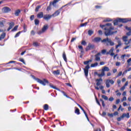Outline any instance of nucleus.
I'll return each instance as SVG.
<instances>
[{
    "label": "nucleus",
    "instance_id": "f257e3e1",
    "mask_svg": "<svg viewBox=\"0 0 131 131\" xmlns=\"http://www.w3.org/2000/svg\"><path fill=\"white\" fill-rule=\"evenodd\" d=\"M101 28L105 30L104 34L106 36H109L116 33L117 31L112 32L111 30H114V27L112 26V24L107 23L105 25H100Z\"/></svg>",
    "mask_w": 131,
    "mask_h": 131
},
{
    "label": "nucleus",
    "instance_id": "f03ea898",
    "mask_svg": "<svg viewBox=\"0 0 131 131\" xmlns=\"http://www.w3.org/2000/svg\"><path fill=\"white\" fill-rule=\"evenodd\" d=\"M34 79L37 81L39 83L42 84V85H46L47 83H49V81L47 80V79H43V80H41L38 78H35V77H33Z\"/></svg>",
    "mask_w": 131,
    "mask_h": 131
},
{
    "label": "nucleus",
    "instance_id": "7ed1b4c3",
    "mask_svg": "<svg viewBox=\"0 0 131 131\" xmlns=\"http://www.w3.org/2000/svg\"><path fill=\"white\" fill-rule=\"evenodd\" d=\"M99 41H101V42L106 43V42H108L110 43V46H114V42L111 40V39H109V38L107 37L106 39H104L102 40V38H99Z\"/></svg>",
    "mask_w": 131,
    "mask_h": 131
},
{
    "label": "nucleus",
    "instance_id": "20e7f679",
    "mask_svg": "<svg viewBox=\"0 0 131 131\" xmlns=\"http://www.w3.org/2000/svg\"><path fill=\"white\" fill-rule=\"evenodd\" d=\"M90 69V65H87L84 69V72L86 77L89 75V69Z\"/></svg>",
    "mask_w": 131,
    "mask_h": 131
},
{
    "label": "nucleus",
    "instance_id": "39448f33",
    "mask_svg": "<svg viewBox=\"0 0 131 131\" xmlns=\"http://www.w3.org/2000/svg\"><path fill=\"white\" fill-rule=\"evenodd\" d=\"M48 28V25H45L43 28L42 29V30L38 32V34H41V33H43L44 32H46Z\"/></svg>",
    "mask_w": 131,
    "mask_h": 131
},
{
    "label": "nucleus",
    "instance_id": "423d86ee",
    "mask_svg": "<svg viewBox=\"0 0 131 131\" xmlns=\"http://www.w3.org/2000/svg\"><path fill=\"white\" fill-rule=\"evenodd\" d=\"M2 12L3 13H9V12H11V9L8 7H5L2 9Z\"/></svg>",
    "mask_w": 131,
    "mask_h": 131
},
{
    "label": "nucleus",
    "instance_id": "0eeeda50",
    "mask_svg": "<svg viewBox=\"0 0 131 131\" xmlns=\"http://www.w3.org/2000/svg\"><path fill=\"white\" fill-rule=\"evenodd\" d=\"M93 49H95V45H91V43H89L88 46V47L86 48V51L88 52V51L90 50H93Z\"/></svg>",
    "mask_w": 131,
    "mask_h": 131
},
{
    "label": "nucleus",
    "instance_id": "6e6552de",
    "mask_svg": "<svg viewBox=\"0 0 131 131\" xmlns=\"http://www.w3.org/2000/svg\"><path fill=\"white\" fill-rule=\"evenodd\" d=\"M128 21H130V20H128L127 18H119V21L122 23H127Z\"/></svg>",
    "mask_w": 131,
    "mask_h": 131
},
{
    "label": "nucleus",
    "instance_id": "1a4fd4ad",
    "mask_svg": "<svg viewBox=\"0 0 131 131\" xmlns=\"http://www.w3.org/2000/svg\"><path fill=\"white\" fill-rule=\"evenodd\" d=\"M78 106H79V107L80 108V109L83 111V112L84 114V115H85L88 120H89V117H88V114H86V112H85V111H84V110H83V108H82V107H81V106H80V105L78 104Z\"/></svg>",
    "mask_w": 131,
    "mask_h": 131
},
{
    "label": "nucleus",
    "instance_id": "9d476101",
    "mask_svg": "<svg viewBox=\"0 0 131 131\" xmlns=\"http://www.w3.org/2000/svg\"><path fill=\"white\" fill-rule=\"evenodd\" d=\"M54 75H60V70H57L56 71H53L52 72Z\"/></svg>",
    "mask_w": 131,
    "mask_h": 131
},
{
    "label": "nucleus",
    "instance_id": "9b49d317",
    "mask_svg": "<svg viewBox=\"0 0 131 131\" xmlns=\"http://www.w3.org/2000/svg\"><path fill=\"white\" fill-rule=\"evenodd\" d=\"M15 25V24H14V23H10L9 24V27L8 29V31H9L10 30H11V29H12V28H13V27Z\"/></svg>",
    "mask_w": 131,
    "mask_h": 131
},
{
    "label": "nucleus",
    "instance_id": "f8f14e48",
    "mask_svg": "<svg viewBox=\"0 0 131 131\" xmlns=\"http://www.w3.org/2000/svg\"><path fill=\"white\" fill-rule=\"evenodd\" d=\"M97 83L94 85L96 90H99V79H96Z\"/></svg>",
    "mask_w": 131,
    "mask_h": 131
},
{
    "label": "nucleus",
    "instance_id": "ddd939ff",
    "mask_svg": "<svg viewBox=\"0 0 131 131\" xmlns=\"http://www.w3.org/2000/svg\"><path fill=\"white\" fill-rule=\"evenodd\" d=\"M50 18H52V15H45L43 17V18L45 20H50Z\"/></svg>",
    "mask_w": 131,
    "mask_h": 131
},
{
    "label": "nucleus",
    "instance_id": "4468645a",
    "mask_svg": "<svg viewBox=\"0 0 131 131\" xmlns=\"http://www.w3.org/2000/svg\"><path fill=\"white\" fill-rule=\"evenodd\" d=\"M102 71H104L105 72V71H106L108 72V71H110V69L108 68V67H103V68L102 69Z\"/></svg>",
    "mask_w": 131,
    "mask_h": 131
},
{
    "label": "nucleus",
    "instance_id": "2eb2a0df",
    "mask_svg": "<svg viewBox=\"0 0 131 131\" xmlns=\"http://www.w3.org/2000/svg\"><path fill=\"white\" fill-rule=\"evenodd\" d=\"M37 18H42L43 17V13L42 12H39L37 15Z\"/></svg>",
    "mask_w": 131,
    "mask_h": 131
},
{
    "label": "nucleus",
    "instance_id": "dca6fc26",
    "mask_svg": "<svg viewBox=\"0 0 131 131\" xmlns=\"http://www.w3.org/2000/svg\"><path fill=\"white\" fill-rule=\"evenodd\" d=\"M59 14H60V11L57 10L53 14L52 16H53L54 17H56L57 16H58L59 15Z\"/></svg>",
    "mask_w": 131,
    "mask_h": 131
},
{
    "label": "nucleus",
    "instance_id": "f3484780",
    "mask_svg": "<svg viewBox=\"0 0 131 131\" xmlns=\"http://www.w3.org/2000/svg\"><path fill=\"white\" fill-rule=\"evenodd\" d=\"M122 39H123V41H124V42H127L126 41L128 40V38L127 36H123Z\"/></svg>",
    "mask_w": 131,
    "mask_h": 131
},
{
    "label": "nucleus",
    "instance_id": "a211bd4d",
    "mask_svg": "<svg viewBox=\"0 0 131 131\" xmlns=\"http://www.w3.org/2000/svg\"><path fill=\"white\" fill-rule=\"evenodd\" d=\"M92 62H93V60L90 59L88 61H84V65H86V66H88V65H89V63H91Z\"/></svg>",
    "mask_w": 131,
    "mask_h": 131
},
{
    "label": "nucleus",
    "instance_id": "6ab92c4d",
    "mask_svg": "<svg viewBox=\"0 0 131 131\" xmlns=\"http://www.w3.org/2000/svg\"><path fill=\"white\" fill-rule=\"evenodd\" d=\"M123 116H124V117H126V118H129L130 116H129V113H127L126 114H123Z\"/></svg>",
    "mask_w": 131,
    "mask_h": 131
},
{
    "label": "nucleus",
    "instance_id": "aec40b11",
    "mask_svg": "<svg viewBox=\"0 0 131 131\" xmlns=\"http://www.w3.org/2000/svg\"><path fill=\"white\" fill-rule=\"evenodd\" d=\"M62 58L66 62H67V57H66V54H65V52H63L62 54Z\"/></svg>",
    "mask_w": 131,
    "mask_h": 131
},
{
    "label": "nucleus",
    "instance_id": "412c9836",
    "mask_svg": "<svg viewBox=\"0 0 131 131\" xmlns=\"http://www.w3.org/2000/svg\"><path fill=\"white\" fill-rule=\"evenodd\" d=\"M114 51V48H112L110 49L109 52H106V55H109L110 54H112L113 53V51Z\"/></svg>",
    "mask_w": 131,
    "mask_h": 131
},
{
    "label": "nucleus",
    "instance_id": "4be33fe9",
    "mask_svg": "<svg viewBox=\"0 0 131 131\" xmlns=\"http://www.w3.org/2000/svg\"><path fill=\"white\" fill-rule=\"evenodd\" d=\"M118 45H116V49H118V48H119V47H120L122 44L121 43V41L119 40L118 41Z\"/></svg>",
    "mask_w": 131,
    "mask_h": 131
},
{
    "label": "nucleus",
    "instance_id": "5701e85b",
    "mask_svg": "<svg viewBox=\"0 0 131 131\" xmlns=\"http://www.w3.org/2000/svg\"><path fill=\"white\" fill-rule=\"evenodd\" d=\"M20 10L18 9V10H17L16 11H15L14 14L16 16H19V14H20Z\"/></svg>",
    "mask_w": 131,
    "mask_h": 131
},
{
    "label": "nucleus",
    "instance_id": "b1692460",
    "mask_svg": "<svg viewBox=\"0 0 131 131\" xmlns=\"http://www.w3.org/2000/svg\"><path fill=\"white\" fill-rule=\"evenodd\" d=\"M118 22H119V18L115 20L114 21V25H118Z\"/></svg>",
    "mask_w": 131,
    "mask_h": 131
},
{
    "label": "nucleus",
    "instance_id": "393cba45",
    "mask_svg": "<svg viewBox=\"0 0 131 131\" xmlns=\"http://www.w3.org/2000/svg\"><path fill=\"white\" fill-rule=\"evenodd\" d=\"M124 118V116L122 115L121 117L117 118V120L118 121H121V120L123 119Z\"/></svg>",
    "mask_w": 131,
    "mask_h": 131
},
{
    "label": "nucleus",
    "instance_id": "a878e982",
    "mask_svg": "<svg viewBox=\"0 0 131 131\" xmlns=\"http://www.w3.org/2000/svg\"><path fill=\"white\" fill-rule=\"evenodd\" d=\"M92 41H93L94 42H99V37H96Z\"/></svg>",
    "mask_w": 131,
    "mask_h": 131
},
{
    "label": "nucleus",
    "instance_id": "bb28decb",
    "mask_svg": "<svg viewBox=\"0 0 131 131\" xmlns=\"http://www.w3.org/2000/svg\"><path fill=\"white\" fill-rule=\"evenodd\" d=\"M94 33V31H93V30H89L88 31V34L89 35H90V36H91V35H92V34H93Z\"/></svg>",
    "mask_w": 131,
    "mask_h": 131
},
{
    "label": "nucleus",
    "instance_id": "cd10ccee",
    "mask_svg": "<svg viewBox=\"0 0 131 131\" xmlns=\"http://www.w3.org/2000/svg\"><path fill=\"white\" fill-rule=\"evenodd\" d=\"M102 76H105V72L104 71H102L101 73L99 74V77H102Z\"/></svg>",
    "mask_w": 131,
    "mask_h": 131
},
{
    "label": "nucleus",
    "instance_id": "c85d7f7f",
    "mask_svg": "<svg viewBox=\"0 0 131 131\" xmlns=\"http://www.w3.org/2000/svg\"><path fill=\"white\" fill-rule=\"evenodd\" d=\"M58 2H59V0H54L53 2V6L54 7H56V4H57V3H58Z\"/></svg>",
    "mask_w": 131,
    "mask_h": 131
},
{
    "label": "nucleus",
    "instance_id": "c756f323",
    "mask_svg": "<svg viewBox=\"0 0 131 131\" xmlns=\"http://www.w3.org/2000/svg\"><path fill=\"white\" fill-rule=\"evenodd\" d=\"M102 99H104V100H105V101L108 100V97L106 95H102Z\"/></svg>",
    "mask_w": 131,
    "mask_h": 131
},
{
    "label": "nucleus",
    "instance_id": "7c9ffc66",
    "mask_svg": "<svg viewBox=\"0 0 131 131\" xmlns=\"http://www.w3.org/2000/svg\"><path fill=\"white\" fill-rule=\"evenodd\" d=\"M98 65V62H95L94 63H92L91 65V67H96Z\"/></svg>",
    "mask_w": 131,
    "mask_h": 131
},
{
    "label": "nucleus",
    "instance_id": "2f4dec72",
    "mask_svg": "<svg viewBox=\"0 0 131 131\" xmlns=\"http://www.w3.org/2000/svg\"><path fill=\"white\" fill-rule=\"evenodd\" d=\"M106 80L109 83H111V84H113L114 83V81H113V80L107 79Z\"/></svg>",
    "mask_w": 131,
    "mask_h": 131
},
{
    "label": "nucleus",
    "instance_id": "473e14b6",
    "mask_svg": "<svg viewBox=\"0 0 131 131\" xmlns=\"http://www.w3.org/2000/svg\"><path fill=\"white\" fill-rule=\"evenodd\" d=\"M130 62H131V58H129L127 60V63L128 64V66H130Z\"/></svg>",
    "mask_w": 131,
    "mask_h": 131
},
{
    "label": "nucleus",
    "instance_id": "72a5a7b5",
    "mask_svg": "<svg viewBox=\"0 0 131 131\" xmlns=\"http://www.w3.org/2000/svg\"><path fill=\"white\" fill-rule=\"evenodd\" d=\"M95 61H99V53L95 55Z\"/></svg>",
    "mask_w": 131,
    "mask_h": 131
},
{
    "label": "nucleus",
    "instance_id": "f704fd0d",
    "mask_svg": "<svg viewBox=\"0 0 131 131\" xmlns=\"http://www.w3.org/2000/svg\"><path fill=\"white\" fill-rule=\"evenodd\" d=\"M33 46L34 47H38V46H39V43H38L37 42H34Z\"/></svg>",
    "mask_w": 131,
    "mask_h": 131
},
{
    "label": "nucleus",
    "instance_id": "c9c22d12",
    "mask_svg": "<svg viewBox=\"0 0 131 131\" xmlns=\"http://www.w3.org/2000/svg\"><path fill=\"white\" fill-rule=\"evenodd\" d=\"M75 113H76V114H78V115H79L80 114V113L79 112V109L76 108L75 110Z\"/></svg>",
    "mask_w": 131,
    "mask_h": 131
},
{
    "label": "nucleus",
    "instance_id": "e433bc0d",
    "mask_svg": "<svg viewBox=\"0 0 131 131\" xmlns=\"http://www.w3.org/2000/svg\"><path fill=\"white\" fill-rule=\"evenodd\" d=\"M41 7V6H38L36 7V9H35V11L36 12H38V10H39V9H40V8Z\"/></svg>",
    "mask_w": 131,
    "mask_h": 131
},
{
    "label": "nucleus",
    "instance_id": "4c0bfd02",
    "mask_svg": "<svg viewBox=\"0 0 131 131\" xmlns=\"http://www.w3.org/2000/svg\"><path fill=\"white\" fill-rule=\"evenodd\" d=\"M35 25H38L39 24V20L38 19H35Z\"/></svg>",
    "mask_w": 131,
    "mask_h": 131
},
{
    "label": "nucleus",
    "instance_id": "58836bf2",
    "mask_svg": "<svg viewBox=\"0 0 131 131\" xmlns=\"http://www.w3.org/2000/svg\"><path fill=\"white\" fill-rule=\"evenodd\" d=\"M43 109H45V110H48L49 109V105L48 104H45L44 105Z\"/></svg>",
    "mask_w": 131,
    "mask_h": 131
},
{
    "label": "nucleus",
    "instance_id": "ea45409f",
    "mask_svg": "<svg viewBox=\"0 0 131 131\" xmlns=\"http://www.w3.org/2000/svg\"><path fill=\"white\" fill-rule=\"evenodd\" d=\"M105 84L106 88H110V84H109L107 80L105 82Z\"/></svg>",
    "mask_w": 131,
    "mask_h": 131
},
{
    "label": "nucleus",
    "instance_id": "a19ab883",
    "mask_svg": "<svg viewBox=\"0 0 131 131\" xmlns=\"http://www.w3.org/2000/svg\"><path fill=\"white\" fill-rule=\"evenodd\" d=\"M100 101H101V103H102V106H103V107H105V106H106V104H105V102H104L103 101V100H102V99H100Z\"/></svg>",
    "mask_w": 131,
    "mask_h": 131
},
{
    "label": "nucleus",
    "instance_id": "79ce46f5",
    "mask_svg": "<svg viewBox=\"0 0 131 131\" xmlns=\"http://www.w3.org/2000/svg\"><path fill=\"white\" fill-rule=\"evenodd\" d=\"M18 29V26H16L12 30V31H16Z\"/></svg>",
    "mask_w": 131,
    "mask_h": 131
},
{
    "label": "nucleus",
    "instance_id": "37998d69",
    "mask_svg": "<svg viewBox=\"0 0 131 131\" xmlns=\"http://www.w3.org/2000/svg\"><path fill=\"white\" fill-rule=\"evenodd\" d=\"M6 36V34L5 33H3L2 35H1V37H2V38L3 39H4V38H5V37Z\"/></svg>",
    "mask_w": 131,
    "mask_h": 131
},
{
    "label": "nucleus",
    "instance_id": "c03bdc74",
    "mask_svg": "<svg viewBox=\"0 0 131 131\" xmlns=\"http://www.w3.org/2000/svg\"><path fill=\"white\" fill-rule=\"evenodd\" d=\"M81 45H82L83 46H86V42H85V41L83 40L81 42Z\"/></svg>",
    "mask_w": 131,
    "mask_h": 131
},
{
    "label": "nucleus",
    "instance_id": "a18cd8bd",
    "mask_svg": "<svg viewBox=\"0 0 131 131\" xmlns=\"http://www.w3.org/2000/svg\"><path fill=\"white\" fill-rule=\"evenodd\" d=\"M121 75H122V72H120L116 77H119V76H121Z\"/></svg>",
    "mask_w": 131,
    "mask_h": 131
},
{
    "label": "nucleus",
    "instance_id": "49530a36",
    "mask_svg": "<svg viewBox=\"0 0 131 131\" xmlns=\"http://www.w3.org/2000/svg\"><path fill=\"white\" fill-rule=\"evenodd\" d=\"M51 88H52V89H54V90H58V88H57L56 86L52 85V84H50V85Z\"/></svg>",
    "mask_w": 131,
    "mask_h": 131
},
{
    "label": "nucleus",
    "instance_id": "de8ad7c7",
    "mask_svg": "<svg viewBox=\"0 0 131 131\" xmlns=\"http://www.w3.org/2000/svg\"><path fill=\"white\" fill-rule=\"evenodd\" d=\"M19 61L20 62H22L24 64H26L25 61H24V59L23 58H20Z\"/></svg>",
    "mask_w": 131,
    "mask_h": 131
},
{
    "label": "nucleus",
    "instance_id": "09e8293b",
    "mask_svg": "<svg viewBox=\"0 0 131 131\" xmlns=\"http://www.w3.org/2000/svg\"><path fill=\"white\" fill-rule=\"evenodd\" d=\"M88 23H85L84 24H82L80 25L81 27H83V26H85L86 25H87Z\"/></svg>",
    "mask_w": 131,
    "mask_h": 131
},
{
    "label": "nucleus",
    "instance_id": "8fccbe9b",
    "mask_svg": "<svg viewBox=\"0 0 131 131\" xmlns=\"http://www.w3.org/2000/svg\"><path fill=\"white\" fill-rule=\"evenodd\" d=\"M108 100H109L110 102H113V101H114V98H113V97H110V98L108 99Z\"/></svg>",
    "mask_w": 131,
    "mask_h": 131
},
{
    "label": "nucleus",
    "instance_id": "3c124183",
    "mask_svg": "<svg viewBox=\"0 0 131 131\" xmlns=\"http://www.w3.org/2000/svg\"><path fill=\"white\" fill-rule=\"evenodd\" d=\"M107 51L106 50L104 49L101 51V53L103 55L105 54V53H106Z\"/></svg>",
    "mask_w": 131,
    "mask_h": 131
},
{
    "label": "nucleus",
    "instance_id": "603ef678",
    "mask_svg": "<svg viewBox=\"0 0 131 131\" xmlns=\"http://www.w3.org/2000/svg\"><path fill=\"white\" fill-rule=\"evenodd\" d=\"M20 33H21V32H18L17 33H16L14 37H18V36L20 35Z\"/></svg>",
    "mask_w": 131,
    "mask_h": 131
},
{
    "label": "nucleus",
    "instance_id": "864d4df0",
    "mask_svg": "<svg viewBox=\"0 0 131 131\" xmlns=\"http://www.w3.org/2000/svg\"><path fill=\"white\" fill-rule=\"evenodd\" d=\"M108 116H110V117H113L114 116V115L113 114H108Z\"/></svg>",
    "mask_w": 131,
    "mask_h": 131
},
{
    "label": "nucleus",
    "instance_id": "5fc2aeb1",
    "mask_svg": "<svg viewBox=\"0 0 131 131\" xmlns=\"http://www.w3.org/2000/svg\"><path fill=\"white\" fill-rule=\"evenodd\" d=\"M126 35H128V36H130L131 35V31H129L128 32L126 33Z\"/></svg>",
    "mask_w": 131,
    "mask_h": 131
},
{
    "label": "nucleus",
    "instance_id": "6e6d98bb",
    "mask_svg": "<svg viewBox=\"0 0 131 131\" xmlns=\"http://www.w3.org/2000/svg\"><path fill=\"white\" fill-rule=\"evenodd\" d=\"M94 76H99V74L97 72H94Z\"/></svg>",
    "mask_w": 131,
    "mask_h": 131
},
{
    "label": "nucleus",
    "instance_id": "4d7b16f0",
    "mask_svg": "<svg viewBox=\"0 0 131 131\" xmlns=\"http://www.w3.org/2000/svg\"><path fill=\"white\" fill-rule=\"evenodd\" d=\"M121 101L122 102H123V101H126V97H123Z\"/></svg>",
    "mask_w": 131,
    "mask_h": 131
},
{
    "label": "nucleus",
    "instance_id": "13d9d810",
    "mask_svg": "<svg viewBox=\"0 0 131 131\" xmlns=\"http://www.w3.org/2000/svg\"><path fill=\"white\" fill-rule=\"evenodd\" d=\"M31 35H34V34H35L34 31H33V30L31 31Z\"/></svg>",
    "mask_w": 131,
    "mask_h": 131
},
{
    "label": "nucleus",
    "instance_id": "bf43d9fd",
    "mask_svg": "<svg viewBox=\"0 0 131 131\" xmlns=\"http://www.w3.org/2000/svg\"><path fill=\"white\" fill-rule=\"evenodd\" d=\"M116 66H120V62H117L116 63Z\"/></svg>",
    "mask_w": 131,
    "mask_h": 131
},
{
    "label": "nucleus",
    "instance_id": "052dcab7",
    "mask_svg": "<svg viewBox=\"0 0 131 131\" xmlns=\"http://www.w3.org/2000/svg\"><path fill=\"white\" fill-rule=\"evenodd\" d=\"M120 102V99H117L116 104H118Z\"/></svg>",
    "mask_w": 131,
    "mask_h": 131
},
{
    "label": "nucleus",
    "instance_id": "680f3d73",
    "mask_svg": "<svg viewBox=\"0 0 131 131\" xmlns=\"http://www.w3.org/2000/svg\"><path fill=\"white\" fill-rule=\"evenodd\" d=\"M125 89V86H123L121 89H120V90L121 91H124Z\"/></svg>",
    "mask_w": 131,
    "mask_h": 131
},
{
    "label": "nucleus",
    "instance_id": "e2e57ef3",
    "mask_svg": "<svg viewBox=\"0 0 131 131\" xmlns=\"http://www.w3.org/2000/svg\"><path fill=\"white\" fill-rule=\"evenodd\" d=\"M106 22H111V21H112V20L110 18H107L106 20Z\"/></svg>",
    "mask_w": 131,
    "mask_h": 131
},
{
    "label": "nucleus",
    "instance_id": "0e129e2a",
    "mask_svg": "<svg viewBox=\"0 0 131 131\" xmlns=\"http://www.w3.org/2000/svg\"><path fill=\"white\" fill-rule=\"evenodd\" d=\"M123 106H124V107H125V106H127V103H126V102H123Z\"/></svg>",
    "mask_w": 131,
    "mask_h": 131
},
{
    "label": "nucleus",
    "instance_id": "69168bd1",
    "mask_svg": "<svg viewBox=\"0 0 131 131\" xmlns=\"http://www.w3.org/2000/svg\"><path fill=\"white\" fill-rule=\"evenodd\" d=\"M33 19H34V15H31V17H30V19L31 20H33Z\"/></svg>",
    "mask_w": 131,
    "mask_h": 131
},
{
    "label": "nucleus",
    "instance_id": "338daca9",
    "mask_svg": "<svg viewBox=\"0 0 131 131\" xmlns=\"http://www.w3.org/2000/svg\"><path fill=\"white\" fill-rule=\"evenodd\" d=\"M51 6H48L47 8V11H50L51 10Z\"/></svg>",
    "mask_w": 131,
    "mask_h": 131
},
{
    "label": "nucleus",
    "instance_id": "774afa93",
    "mask_svg": "<svg viewBox=\"0 0 131 131\" xmlns=\"http://www.w3.org/2000/svg\"><path fill=\"white\" fill-rule=\"evenodd\" d=\"M125 29H127V30H128L129 31H130V30H131L130 28L126 27Z\"/></svg>",
    "mask_w": 131,
    "mask_h": 131
}]
</instances>
